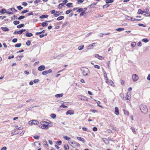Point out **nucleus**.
<instances>
[{
    "label": "nucleus",
    "mask_w": 150,
    "mask_h": 150,
    "mask_svg": "<svg viewBox=\"0 0 150 150\" xmlns=\"http://www.w3.org/2000/svg\"><path fill=\"white\" fill-rule=\"evenodd\" d=\"M48 17V16L47 15H42L40 16V18H47Z\"/></svg>",
    "instance_id": "21"
},
{
    "label": "nucleus",
    "mask_w": 150,
    "mask_h": 150,
    "mask_svg": "<svg viewBox=\"0 0 150 150\" xmlns=\"http://www.w3.org/2000/svg\"><path fill=\"white\" fill-rule=\"evenodd\" d=\"M33 15V12H31L28 13V15H27V16H28L30 15Z\"/></svg>",
    "instance_id": "62"
},
{
    "label": "nucleus",
    "mask_w": 150,
    "mask_h": 150,
    "mask_svg": "<svg viewBox=\"0 0 150 150\" xmlns=\"http://www.w3.org/2000/svg\"><path fill=\"white\" fill-rule=\"evenodd\" d=\"M149 11V10L148 8H147L146 9H145L144 11V13H148Z\"/></svg>",
    "instance_id": "63"
},
{
    "label": "nucleus",
    "mask_w": 150,
    "mask_h": 150,
    "mask_svg": "<svg viewBox=\"0 0 150 150\" xmlns=\"http://www.w3.org/2000/svg\"><path fill=\"white\" fill-rule=\"evenodd\" d=\"M82 97V98H81V100H85L86 101H88V99L87 97H85V96H81Z\"/></svg>",
    "instance_id": "20"
},
{
    "label": "nucleus",
    "mask_w": 150,
    "mask_h": 150,
    "mask_svg": "<svg viewBox=\"0 0 150 150\" xmlns=\"http://www.w3.org/2000/svg\"><path fill=\"white\" fill-rule=\"evenodd\" d=\"M105 82L108 84L109 80L107 76L105 77Z\"/></svg>",
    "instance_id": "32"
},
{
    "label": "nucleus",
    "mask_w": 150,
    "mask_h": 150,
    "mask_svg": "<svg viewBox=\"0 0 150 150\" xmlns=\"http://www.w3.org/2000/svg\"><path fill=\"white\" fill-rule=\"evenodd\" d=\"M84 47V46L82 45V46H79L78 47V49L79 50H82Z\"/></svg>",
    "instance_id": "29"
},
{
    "label": "nucleus",
    "mask_w": 150,
    "mask_h": 150,
    "mask_svg": "<svg viewBox=\"0 0 150 150\" xmlns=\"http://www.w3.org/2000/svg\"><path fill=\"white\" fill-rule=\"evenodd\" d=\"M65 149L66 150H68L69 149V147L68 145H65L64 146Z\"/></svg>",
    "instance_id": "47"
},
{
    "label": "nucleus",
    "mask_w": 150,
    "mask_h": 150,
    "mask_svg": "<svg viewBox=\"0 0 150 150\" xmlns=\"http://www.w3.org/2000/svg\"><path fill=\"white\" fill-rule=\"evenodd\" d=\"M108 84H109L111 86H112L114 84V83H113V81H112L110 80V81H109Z\"/></svg>",
    "instance_id": "48"
},
{
    "label": "nucleus",
    "mask_w": 150,
    "mask_h": 150,
    "mask_svg": "<svg viewBox=\"0 0 150 150\" xmlns=\"http://www.w3.org/2000/svg\"><path fill=\"white\" fill-rule=\"evenodd\" d=\"M47 35V33H46L45 34H41L39 36V37L40 38H42L45 36H46Z\"/></svg>",
    "instance_id": "35"
},
{
    "label": "nucleus",
    "mask_w": 150,
    "mask_h": 150,
    "mask_svg": "<svg viewBox=\"0 0 150 150\" xmlns=\"http://www.w3.org/2000/svg\"><path fill=\"white\" fill-rule=\"evenodd\" d=\"M74 111L71 110H69L67 111V112L66 113V115H68L69 114L70 115H71L74 114Z\"/></svg>",
    "instance_id": "9"
},
{
    "label": "nucleus",
    "mask_w": 150,
    "mask_h": 150,
    "mask_svg": "<svg viewBox=\"0 0 150 150\" xmlns=\"http://www.w3.org/2000/svg\"><path fill=\"white\" fill-rule=\"evenodd\" d=\"M38 123L39 122L38 121L34 120L30 121L28 122V124L30 125H37Z\"/></svg>",
    "instance_id": "4"
},
{
    "label": "nucleus",
    "mask_w": 150,
    "mask_h": 150,
    "mask_svg": "<svg viewBox=\"0 0 150 150\" xmlns=\"http://www.w3.org/2000/svg\"><path fill=\"white\" fill-rule=\"evenodd\" d=\"M48 23L46 22H44L41 23V25L43 27H45L47 26Z\"/></svg>",
    "instance_id": "22"
},
{
    "label": "nucleus",
    "mask_w": 150,
    "mask_h": 150,
    "mask_svg": "<svg viewBox=\"0 0 150 150\" xmlns=\"http://www.w3.org/2000/svg\"><path fill=\"white\" fill-rule=\"evenodd\" d=\"M21 45V43H18L15 45V47H19Z\"/></svg>",
    "instance_id": "33"
},
{
    "label": "nucleus",
    "mask_w": 150,
    "mask_h": 150,
    "mask_svg": "<svg viewBox=\"0 0 150 150\" xmlns=\"http://www.w3.org/2000/svg\"><path fill=\"white\" fill-rule=\"evenodd\" d=\"M77 138L79 141L83 142H85V139L79 137H77Z\"/></svg>",
    "instance_id": "16"
},
{
    "label": "nucleus",
    "mask_w": 150,
    "mask_h": 150,
    "mask_svg": "<svg viewBox=\"0 0 150 150\" xmlns=\"http://www.w3.org/2000/svg\"><path fill=\"white\" fill-rule=\"evenodd\" d=\"M97 4V3H93L90 6L92 8L94 6H95Z\"/></svg>",
    "instance_id": "59"
},
{
    "label": "nucleus",
    "mask_w": 150,
    "mask_h": 150,
    "mask_svg": "<svg viewBox=\"0 0 150 150\" xmlns=\"http://www.w3.org/2000/svg\"><path fill=\"white\" fill-rule=\"evenodd\" d=\"M137 13L138 14H142L144 13L143 11H142L141 9H139L138 10Z\"/></svg>",
    "instance_id": "30"
},
{
    "label": "nucleus",
    "mask_w": 150,
    "mask_h": 150,
    "mask_svg": "<svg viewBox=\"0 0 150 150\" xmlns=\"http://www.w3.org/2000/svg\"><path fill=\"white\" fill-rule=\"evenodd\" d=\"M64 95L62 93L61 94H58L55 95V97L57 98H60L62 97Z\"/></svg>",
    "instance_id": "14"
},
{
    "label": "nucleus",
    "mask_w": 150,
    "mask_h": 150,
    "mask_svg": "<svg viewBox=\"0 0 150 150\" xmlns=\"http://www.w3.org/2000/svg\"><path fill=\"white\" fill-rule=\"evenodd\" d=\"M129 18L130 19V20L132 21H140V19L133 18L131 17H129Z\"/></svg>",
    "instance_id": "15"
},
{
    "label": "nucleus",
    "mask_w": 150,
    "mask_h": 150,
    "mask_svg": "<svg viewBox=\"0 0 150 150\" xmlns=\"http://www.w3.org/2000/svg\"><path fill=\"white\" fill-rule=\"evenodd\" d=\"M103 141L105 142V143L106 144H109V141H108V140L106 138H103Z\"/></svg>",
    "instance_id": "13"
},
{
    "label": "nucleus",
    "mask_w": 150,
    "mask_h": 150,
    "mask_svg": "<svg viewBox=\"0 0 150 150\" xmlns=\"http://www.w3.org/2000/svg\"><path fill=\"white\" fill-rule=\"evenodd\" d=\"M120 82L121 83V84L122 85H124L125 84L124 81L122 80H120Z\"/></svg>",
    "instance_id": "61"
},
{
    "label": "nucleus",
    "mask_w": 150,
    "mask_h": 150,
    "mask_svg": "<svg viewBox=\"0 0 150 150\" xmlns=\"http://www.w3.org/2000/svg\"><path fill=\"white\" fill-rule=\"evenodd\" d=\"M83 9L82 8H80L79 9H78L77 11V12H82L83 11Z\"/></svg>",
    "instance_id": "46"
},
{
    "label": "nucleus",
    "mask_w": 150,
    "mask_h": 150,
    "mask_svg": "<svg viewBox=\"0 0 150 150\" xmlns=\"http://www.w3.org/2000/svg\"><path fill=\"white\" fill-rule=\"evenodd\" d=\"M94 67L97 69H100V67L98 65H94Z\"/></svg>",
    "instance_id": "55"
},
{
    "label": "nucleus",
    "mask_w": 150,
    "mask_h": 150,
    "mask_svg": "<svg viewBox=\"0 0 150 150\" xmlns=\"http://www.w3.org/2000/svg\"><path fill=\"white\" fill-rule=\"evenodd\" d=\"M62 107H63L64 108H67L68 107L67 106L63 104H62V105L59 106V108H61Z\"/></svg>",
    "instance_id": "44"
},
{
    "label": "nucleus",
    "mask_w": 150,
    "mask_h": 150,
    "mask_svg": "<svg viewBox=\"0 0 150 150\" xmlns=\"http://www.w3.org/2000/svg\"><path fill=\"white\" fill-rule=\"evenodd\" d=\"M52 72V70L50 69L47 71H45L42 72V74L43 75H46L50 73H51Z\"/></svg>",
    "instance_id": "6"
},
{
    "label": "nucleus",
    "mask_w": 150,
    "mask_h": 150,
    "mask_svg": "<svg viewBox=\"0 0 150 150\" xmlns=\"http://www.w3.org/2000/svg\"><path fill=\"white\" fill-rule=\"evenodd\" d=\"M131 45L132 47H134L136 45V43L135 42H133L131 44Z\"/></svg>",
    "instance_id": "40"
},
{
    "label": "nucleus",
    "mask_w": 150,
    "mask_h": 150,
    "mask_svg": "<svg viewBox=\"0 0 150 150\" xmlns=\"http://www.w3.org/2000/svg\"><path fill=\"white\" fill-rule=\"evenodd\" d=\"M17 39L16 38L13 39L12 40V42L14 43L17 42Z\"/></svg>",
    "instance_id": "64"
},
{
    "label": "nucleus",
    "mask_w": 150,
    "mask_h": 150,
    "mask_svg": "<svg viewBox=\"0 0 150 150\" xmlns=\"http://www.w3.org/2000/svg\"><path fill=\"white\" fill-rule=\"evenodd\" d=\"M41 2V1L40 0H36L34 1V3L35 4H36L39 3H40Z\"/></svg>",
    "instance_id": "42"
},
{
    "label": "nucleus",
    "mask_w": 150,
    "mask_h": 150,
    "mask_svg": "<svg viewBox=\"0 0 150 150\" xmlns=\"http://www.w3.org/2000/svg\"><path fill=\"white\" fill-rule=\"evenodd\" d=\"M56 115L54 114H52L51 115V117L53 119H54L56 117Z\"/></svg>",
    "instance_id": "36"
},
{
    "label": "nucleus",
    "mask_w": 150,
    "mask_h": 150,
    "mask_svg": "<svg viewBox=\"0 0 150 150\" xmlns=\"http://www.w3.org/2000/svg\"><path fill=\"white\" fill-rule=\"evenodd\" d=\"M43 125L41 126V127L43 129H47L48 128L49 126V124L48 122H43Z\"/></svg>",
    "instance_id": "3"
},
{
    "label": "nucleus",
    "mask_w": 150,
    "mask_h": 150,
    "mask_svg": "<svg viewBox=\"0 0 150 150\" xmlns=\"http://www.w3.org/2000/svg\"><path fill=\"white\" fill-rule=\"evenodd\" d=\"M25 17L24 16H21L19 17V18H18V19L19 20H21L22 19H24L25 18Z\"/></svg>",
    "instance_id": "38"
},
{
    "label": "nucleus",
    "mask_w": 150,
    "mask_h": 150,
    "mask_svg": "<svg viewBox=\"0 0 150 150\" xmlns=\"http://www.w3.org/2000/svg\"><path fill=\"white\" fill-rule=\"evenodd\" d=\"M64 18V17L63 16H60L57 18V20L58 21H60L63 19Z\"/></svg>",
    "instance_id": "26"
},
{
    "label": "nucleus",
    "mask_w": 150,
    "mask_h": 150,
    "mask_svg": "<svg viewBox=\"0 0 150 150\" xmlns=\"http://www.w3.org/2000/svg\"><path fill=\"white\" fill-rule=\"evenodd\" d=\"M62 142L61 141H58L57 142V144L58 145H60L62 144Z\"/></svg>",
    "instance_id": "54"
},
{
    "label": "nucleus",
    "mask_w": 150,
    "mask_h": 150,
    "mask_svg": "<svg viewBox=\"0 0 150 150\" xmlns=\"http://www.w3.org/2000/svg\"><path fill=\"white\" fill-rule=\"evenodd\" d=\"M72 3H69L67 4V6L69 8L72 7L73 6H72Z\"/></svg>",
    "instance_id": "25"
},
{
    "label": "nucleus",
    "mask_w": 150,
    "mask_h": 150,
    "mask_svg": "<svg viewBox=\"0 0 150 150\" xmlns=\"http://www.w3.org/2000/svg\"><path fill=\"white\" fill-rule=\"evenodd\" d=\"M131 93L128 92L127 93L126 96V100H129L131 98Z\"/></svg>",
    "instance_id": "7"
},
{
    "label": "nucleus",
    "mask_w": 150,
    "mask_h": 150,
    "mask_svg": "<svg viewBox=\"0 0 150 150\" xmlns=\"http://www.w3.org/2000/svg\"><path fill=\"white\" fill-rule=\"evenodd\" d=\"M24 26V24H22L19 25H18L17 26V28H21L23 27Z\"/></svg>",
    "instance_id": "28"
},
{
    "label": "nucleus",
    "mask_w": 150,
    "mask_h": 150,
    "mask_svg": "<svg viewBox=\"0 0 150 150\" xmlns=\"http://www.w3.org/2000/svg\"><path fill=\"white\" fill-rule=\"evenodd\" d=\"M114 1L113 0H108V1H107L106 3V4H109L110 3H112Z\"/></svg>",
    "instance_id": "49"
},
{
    "label": "nucleus",
    "mask_w": 150,
    "mask_h": 150,
    "mask_svg": "<svg viewBox=\"0 0 150 150\" xmlns=\"http://www.w3.org/2000/svg\"><path fill=\"white\" fill-rule=\"evenodd\" d=\"M31 44L30 41L29 40H28L26 42V44L28 46H29Z\"/></svg>",
    "instance_id": "39"
},
{
    "label": "nucleus",
    "mask_w": 150,
    "mask_h": 150,
    "mask_svg": "<svg viewBox=\"0 0 150 150\" xmlns=\"http://www.w3.org/2000/svg\"><path fill=\"white\" fill-rule=\"evenodd\" d=\"M137 45L139 47H141L142 46V43L141 42H139L137 44Z\"/></svg>",
    "instance_id": "58"
},
{
    "label": "nucleus",
    "mask_w": 150,
    "mask_h": 150,
    "mask_svg": "<svg viewBox=\"0 0 150 150\" xmlns=\"http://www.w3.org/2000/svg\"><path fill=\"white\" fill-rule=\"evenodd\" d=\"M64 4H63L62 3H60V4H59V5H58V8H61L62 7V6H64Z\"/></svg>",
    "instance_id": "37"
},
{
    "label": "nucleus",
    "mask_w": 150,
    "mask_h": 150,
    "mask_svg": "<svg viewBox=\"0 0 150 150\" xmlns=\"http://www.w3.org/2000/svg\"><path fill=\"white\" fill-rule=\"evenodd\" d=\"M8 10L11 11L13 12H16L17 11V10H16L14 8H11L8 9Z\"/></svg>",
    "instance_id": "17"
},
{
    "label": "nucleus",
    "mask_w": 150,
    "mask_h": 150,
    "mask_svg": "<svg viewBox=\"0 0 150 150\" xmlns=\"http://www.w3.org/2000/svg\"><path fill=\"white\" fill-rule=\"evenodd\" d=\"M18 134V133H15V132H12L11 133V136H13L14 135L16 134Z\"/></svg>",
    "instance_id": "51"
},
{
    "label": "nucleus",
    "mask_w": 150,
    "mask_h": 150,
    "mask_svg": "<svg viewBox=\"0 0 150 150\" xmlns=\"http://www.w3.org/2000/svg\"><path fill=\"white\" fill-rule=\"evenodd\" d=\"M64 56V55L63 54H60L59 55L57 56V57L58 58H60L62 57H63Z\"/></svg>",
    "instance_id": "56"
},
{
    "label": "nucleus",
    "mask_w": 150,
    "mask_h": 150,
    "mask_svg": "<svg viewBox=\"0 0 150 150\" xmlns=\"http://www.w3.org/2000/svg\"><path fill=\"white\" fill-rule=\"evenodd\" d=\"M142 41L144 42H147L149 40L146 38H144L142 40Z\"/></svg>",
    "instance_id": "45"
},
{
    "label": "nucleus",
    "mask_w": 150,
    "mask_h": 150,
    "mask_svg": "<svg viewBox=\"0 0 150 150\" xmlns=\"http://www.w3.org/2000/svg\"><path fill=\"white\" fill-rule=\"evenodd\" d=\"M63 138L66 140H69L70 139V138L68 137L67 136H64Z\"/></svg>",
    "instance_id": "41"
},
{
    "label": "nucleus",
    "mask_w": 150,
    "mask_h": 150,
    "mask_svg": "<svg viewBox=\"0 0 150 150\" xmlns=\"http://www.w3.org/2000/svg\"><path fill=\"white\" fill-rule=\"evenodd\" d=\"M20 23V22L18 21H14L13 23L15 25H18Z\"/></svg>",
    "instance_id": "43"
},
{
    "label": "nucleus",
    "mask_w": 150,
    "mask_h": 150,
    "mask_svg": "<svg viewBox=\"0 0 150 150\" xmlns=\"http://www.w3.org/2000/svg\"><path fill=\"white\" fill-rule=\"evenodd\" d=\"M115 114L116 115H118L119 114V110L117 107H116L115 108Z\"/></svg>",
    "instance_id": "11"
},
{
    "label": "nucleus",
    "mask_w": 150,
    "mask_h": 150,
    "mask_svg": "<svg viewBox=\"0 0 150 150\" xmlns=\"http://www.w3.org/2000/svg\"><path fill=\"white\" fill-rule=\"evenodd\" d=\"M124 30V28H119L116 29V30L118 32H120Z\"/></svg>",
    "instance_id": "23"
},
{
    "label": "nucleus",
    "mask_w": 150,
    "mask_h": 150,
    "mask_svg": "<svg viewBox=\"0 0 150 150\" xmlns=\"http://www.w3.org/2000/svg\"><path fill=\"white\" fill-rule=\"evenodd\" d=\"M139 108L141 112L143 114H145L147 113L148 109L145 105L142 104L140 106Z\"/></svg>",
    "instance_id": "2"
},
{
    "label": "nucleus",
    "mask_w": 150,
    "mask_h": 150,
    "mask_svg": "<svg viewBox=\"0 0 150 150\" xmlns=\"http://www.w3.org/2000/svg\"><path fill=\"white\" fill-rule=\"evenodd\" d=\"M17 8L19 10H21L23 9V8L21 6H17Z\"/></svg>",
    "instance_id": "60"
},
{
    "label": "nucleus",
    "mask_w": 150,
    "mask_h": 150,
    "mask_svg": "<svg viewBox=\"0 0 150 150\" xmlns=\"http://www.w3.org/2000/svg\"><path fill=\"white\" fill-rule=\"evenodd\" d=\"M26 36L27 37H30L33 35V34L31 33H29L27 31L26 33Z\"/></svg>",
    "instance_id": "12"
},
{
    "label": "nucleus",
    "mask_w": 150,
    "mask_h": 150,
    "mask_svg": "<svg viewBox=\"0 0 150 150\" xmlns=\"http://www.w3.org/2000/svg\"><path fill=\"white\" fill-rule=\"evenodd\" d=\"M69 143L72 146H74V145L76 144V142H71V141H69Z\"/></svg>",
    "instance_id": "24"
},
{
    "label": "nucleus",
    "mask_w": 150,
    "mask_h": 150,
    "mask_svg": "<svg viewBox=\"0 0 150 150\" xmlns=\"http://www.w3.org/2000/svg\"><path fill=\"white\" fill-rule=\"evenodd\" d=\"M23 57V55H20V56H18L17 57H16V58L18 60H20L21 59V58Z\"/></svg>",
    "instance_id": "31"
},
{
    "label": "nucleus",
    "mask_w": 150,
    "mask_h": 150,
    "mask_svg": "<svg viewBox=\"0 0 150 150\" xmlns=\"http://www.w3.org/2000/svg\"><path fill=\"white\" fill-rule=\"evenodd\" d=\"M6 12V11L5 9H2L0 11V13H4Z\"/></svg>",
    "instance_id": "27"
},
{
    "label": "nucleus",
    "mask_w": 150,
    "mask_h": 150,
    "mask_svg": "<svg viewBox=\"0 0 150 150\" xmlns=\"http://www.w3.org/2000/svg\"><path fill=\"white\" fill-rule=\"evenodd\" d=\"M124 112L125 114L126 115L128 116L129 115V112L128 111L124 110Z\"/></svg>",
    "instance_id": "34"
},
{
    "label": "nucleus",
    "mask_w": 150,
    "mask_h": 150,
    "mask_svg": "<svg viewBox=\"0 0 150 150\" xmlns=\"http://www.w3.org/2000/svg\"><path fill=\"white\" fill-rule=\"evenodd\" d=\"M80 70L81 74L83 76H89L90 72L87 68L83 67L81 68Z\"/></svg>",
    "instance_id": "1"
},
{
    "label": "nucleus",
    "mask_w": 150,
    "mask_h": 150,
    "mask_svg": "<svg viewBox=\"0 0 150 150\" xmlns=\"http://www.w3.org/2000/svg\"><path fill=\"white\" fill-rule=\"evenodd\" d=\"M85 11V10H84L83 11H82V12L80 14V16H83L84 14Z\"/></svg>",
    "instance_id": "57"
},
{
    "label": "nucleus",
    "mask_w": 150,
    "mask_h": 150,
    "mask_svg": "<svg viewBox=\"0 0 150 150\" xmlns=\"http://www.w3.org/2000/svg\"><path fill=\"white\" fill-rule=\"evenodd\" d=\"M39 80L38 79H35L34 80L33 82L34 83H36L39 82Z\"/></svg>",
    "instance_id": "53"
},
{
    "label": "nucleus",
    "mask_w": 150,
    "mask_h": 150,
    "mask_svg": "<svg viewBox=\"0 0 150 150\" xmlns=\"http://www.w3.org/2000/svg\"><path fill=\"white\" fill-rule=\"evenodd\" d=\"M71 11V10L70 9L66 11L65 13L66 14H68Z\"/></svg>",
    "instance_id": "50"
},
{
    "label": "nucleus",
    "mask_w": 150,
    "mask_h": 150,
    "mask_svg": "<svg viewBox=\"0 0 150 150\" xmlns=\"http://www.w3.org/2000/svg\"><path fill=\"white\" fill-rule=\"evenodd\" d=\"M1 28L4 31H8L9 30V29L7 27H2Z\"/></svg>",
    "instance_id": "18"
},
{
    "label": "nucleus",
    "mask_w": 150,
    "mask_h": 150,
    "mask_svg": "<svg viewBox=\"0 0 150 150\" xmlns=\"http://www.w3.org/2000/svg\"><path fill=\"white\" fill-rule=\"evenodd\" d=\"M45 69V67L44 65L40 66L38 68V69L39 71H42L44 70Z\"/></svg>",
    "instance_id": "8"
},
{
    "label": "nucleus",
    "mask_w": 150,
    "mask_h": 150,
    "mask_svg": "<svg viewBox=\"0 0 150 150\" xmlns=\"http://www.w3.org/2000/svg\"><path fill=\"white\" fill-rule=\"evenodd\" d=\"M95 43H92L90 44L88 46V48L89 49H91L92 47H93L95 44Z\"/></svg>",
    "instance_id": "19"
},
{
    "label": "nucleus",
    "mask_w": 150,
    "mask_h": 150,
    "mask_svg": "<svg viewBox=\"0 0 150 150\" xmlns=\"http://www.w3.org/2000/svg\"><path fill=\"white\" fill-rule=\"evenodd\" d=\"M132 78L133 81L134 82L137 81L139 79L138 75L135 74H133L132 75Z\"/></svg>",
    "instance_id": "5"
},
{
    "label": "nucleus",
    "mask_w": 150,
    "mask_h": 150,
    "mask_svg": "<svg viewBox=\"0 0 150 150\" xmlns=\"http://www.w3.org/2000/svg\"><path fill=\"white\" fill-rule=\"evenodd\" d=\"M29 11V10H24L22 11L21 13H26L27 12H28Z\"/></svg>",
    "instance_id": "52"
},
{
    "label": "nucleus",
    "mask_w": 150,
    "mask_h": 150,
    "mask_svg": "<svg viewBox=\"0 0 150 150\" xmlns=\"http://www.w3.org/2000/svg\"><path fill=\"white\" fill-rule=\"evenodd\" d=\"M95 57L98 58L100 60H103L104 59V57H102V56H100L98 54H96L95 55Z\"/></svg>",
    "instance_id": "10"
}]
</instances>
